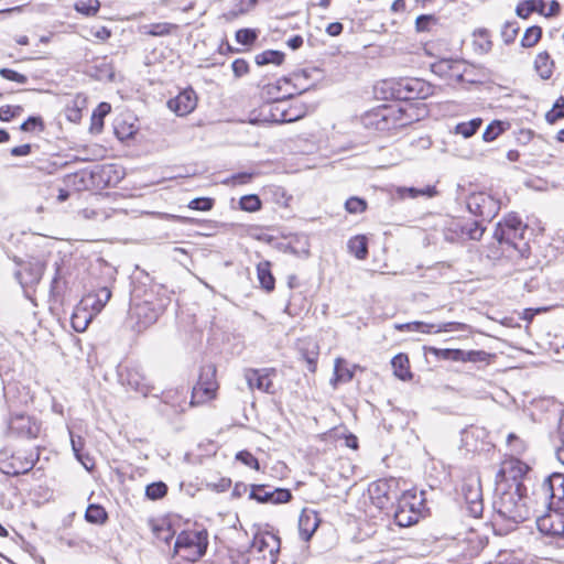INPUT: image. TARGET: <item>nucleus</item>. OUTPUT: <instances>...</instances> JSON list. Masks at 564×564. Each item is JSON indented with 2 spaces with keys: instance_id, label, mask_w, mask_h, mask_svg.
I'll use <instances>...</instances> for the list:
<instances>
[{
  "instance_id": "1",
  "label": "nucleus",
  "mask_w": 564,
  "mask_h": 564,
  "mask_svg": "<svg viewBox=\"0 0 564 564\" xmlns=\"http://www.w3.org/2000/svg\"><path fill=\"white\" fill-rule=\"evenodd\" d=\"M499 494L494 501V509L498 519L510 528L529 519L533 507H530L524 496L525 487L522 482L510 485L508 489H498Z\"/></svg>"
},
{
  "instance_id": "2",
  "label": "nucleus",
  "mask_w": 564,
  "mask_h": 564,
  "mask_svg": "<svg viewBox=\"0 0 564 564\" xmlns=\"http://www.w3.org/2000/svg\"><path fill=\"white\" fill-rule=\"evenodd\" d=\"M280 552V539L269 532L254 534L250 546L231 554L235 564H275Z\"/></svg>"
},
{
  "instance_id": "3",
  "label": "nucleus",
  "mask_w": 564,
  "mask_h": 564,
  "mask_svg": "<svg viewBox=\"0 0 564 564\" xmlns=\"http://www.w3.org/2000/svg\"><path fill=\"white\" fill-rule=\"evenodd\" d=\"M528 226L516 214L507 215L495 229L494 237L500 245L512 248L521 258H528L530 246L525 239Z\"/></svg>"
},
{
  "instance_id": "4",
  "label": "nucleus",
  "mask_w": 564,
  "mask_h": 564,
  "mask_svg": "<svg viewBox=\"0 0 564 564\" xmlns=\"http://www.w3.org/2000/svg\"><path fill=\"white\" fill-rule=\"evenodd\" d=\"M542 509L564 511V474L553 473L533 491Z\"/></svg>"
},
{
  "instance_id": "5",
  "label": "nucleus",
  "mask_w": 564,
  "mask_h": 564,
  "mask_svg": "<svg viewBox=\"0 0 564 564\" xmlns=\"http://www.w3.org/2000/svg\"><path fill=\"white\" fill-rule=\"evenodd\" d=\"M207 546L208 532L205 529L185 530L177 535L174 552L185 561L196 562L206 554Z\"/></svg>"
},
{
  "instance_id": "6",
  "label": "nucleus",
  "mask_w": 564,
  "mask_h": 564,
  "mask_svg": "<svg viewBox=\"0 0 564 564\" xmlns=\"http://www.w3.org/2000/svg\"><path fill=\"white\" fill-rule=\"evenodd\" d=\"M306 107L303 104H292L286 107V100L267 104L261 108L263 120L275 123L293 122L306 115Z\"/></svg>"
},
{
  "instance_id": "7",
  "label": "nucleus",
  "mask_w": 564,
  "mask_h": 564,
  "mask_svg": "<svg viewBox=\"0 0 564 564\" xmlns=\"http://www.w3.org/2000/svg\"><path fill=\"white\" fill-rule=\"evenodd\" d=\"M391 89V96L399 100L425 99L434 93V87L421 78H402Z\"/></svg>"
},
{
  "instance_id": "8",
  "label": "nucleus",
  "mask_w": 564,
  "mask_h": 564,
  "mask_svg": "<svg viewBox=\"0 0 564 564\" xmlns=\"http://www.w3.org/2000/svg\"><path fill=\"white\" fill-rule=\"evenodd\" d=\"M406 123L404 111L393 106H383L368 113L366 117V126L375 127V129L379 131L397 129Z\"/></svg>"
},
{
  "instance_id": "9",
  "label": "nucleus",
  "mask_w": 564,
  "mask_h": 564,
  "mask_svg": "<svg viewBox=\"0 0 564 564\" xmlns=\"http://www.w3.org/2000/svg\"><path fill=\"white\" fill-rule=\"evenodd\" d=\"M534 499H536L534 497ZM532 513L535 516V522L539 531L546 535L564 538V511L553 509H542L541 505L534 500Z\"/></svg>"
},
{
  "instance_id": "10",
  "label": "nucleus",
  "mask_w": 564,
  "mask_h": 564,
  "mask_svg": "<svg viewBox=\"0 0 564 564\" xmlns=\"http://www.w3.org/2000/svg\"><path fill=\"white\" fill-rule=\"evenodd\" d=\"M39 452L19 449L0 459V470L9 476L28 474L39 460Z\"/></svg>"
},
{
  "instance_id": "11",
  "label": "nucleus",
  "mask_w": 564,
  "mask_h": 564,
  "mask_svg": "<svg viewBox=\"0 0 564 564\" xmlns=\"http://www.w3.org/2000/svg\"><path fill=\"white\" fill-rule=\"evenodd\" d=\"M216 368L213 365L202 367L197 383L193 388L192 404L204 403L215 397L217 383Z\"/></svg>"
},
{
  "instance_id": "12",
  "label": "nucleus",
  "mask_w": 564,
  "mask_h": 564,
  "mask_svg": "<svg viewBox=\"0 0 564 564\" xmlns=\"http://www.w3.org/2000/svg\"><path fill=\"white\" fill-rule=\"evenodd\" d=\"M467 208L473 215L490 221L499 212V203L486 193H474L467 198Z\"/></svg>"
},
{
  "instance_id": "13",
  "label": "nucleus",
  "mask_w": 564,
  "mask_h": 564,
  "mask_svg": "<svg viewBox=\"0 0 564 564\" xmlns=\"http://www.w3.org/2000/svg\"><path fill=\"white\" fill-rule=\"evenodd\" d=\"M416 497L409 492L403 494L397 502L393 517L399 527H410L417 522L420 512L415 508Z\"/></svg>"
},
{
  "instance_id": "14",
  "label": "nucleus",
  "mask_w": 564,
  "mask_h": 564,
  "mask_svg": "<svg viewBox=\"0 0 564 564\" xmlns=\"http://www.w3.org/2000/svg\"><path fill=\"white\" fill-rule=\"evenodd\" d=\"M163 313V306L150 301H143L131 307L132 317L137 319L139 330L154 324Z\"/></svg>"
},
{
  "instance_id": "15",
  "label": "nucleus",
  "mask_w": 564,
  "mask_h": 564,
  "mask_svg": "<svg viewBox=\"0 0 564 564\" xmlns=\"http://www.w3.org/2000/svg\"><path fill=\"white\" fill-rule=\"evenodd\" d=\"M265 485H252L249 498L260 503H285L292 499V494L289 489L275 488L267 490Z\"/></svg>"
},
{
  "instance_id": "16",
  "label": "nucleus",
  "mask_w": 564,
  "mask_h": 564,
  "mask_svg": "<svg viewBox=\"0 0 564 564\" xmlns=\"http://www.w3.org/2000/svg\"><path fill=\"white\" fill-rule=\"evenodd\" d=\"M467 509L470 516L478 518L482 516L484 503L479 479L470 478L462 488Z\"/></svg>"
},
{
  "instance_id": "17",
  "label": "nucleus",
  "mask_w": 564,
  "mask_h": 564,
  "mask_svg": "<svg viewBox=\"0 0 564 564\" xmlns=\"http://www.w3.org/2000/svg\"><path fill=\"white\" fill-rule=\"evenodd\" d=\"M274 368L263 369H247L245 371V378L247 380L249 389L254 388L265 393L273 394L275 392L271 376L275 375Z\"/></svg>"
},
{
  "instance_id": "18",
  "label": "nucleus",
  "mask_w": 564,
  "mask_h": 564,
  "mask_svg": "<svg viewBox=\"0 0 564 564\" xmlns=\"http://www.w3.org/2000/svg\"><path fill=\"white\" fill-rule=\"evenodd\" d=\"M10 430L21 437L35 438L40 433L41 426L29 415L15 414L11 417Z\"/></svg>"
},
{
  "instance_id": "19",
  "label": "nucleus",
  "mask_w": 564,
  "mask_h": 564,
  "mask_svg": "<svg viewBox=\"0 0 564 564\" xmlns=\"http://www.w3.org/2000/svg\"><path fill=\"white\" fill-rule=\"evenodd\" d=\"M291 83L288 78H281L272 84H267L261 89V97L267 100V104H274L281 100L292 98L295 93L285 89Z\"/></svg>"
},
{
  "instance_id": "20",
  "label": "nucleus",
  "mask_w": 564,
  "mask_h": 564,
  "mask_svg": "<svg viewBox=\"0 0 564 564\" xmlns=\"http://www.w3.org/2000/svg\"><path fill=\"white\" fill-rule=\"evenodd\" d=\"M169 108L173 110L177 116H186L192 112L196 105L197 98L193 89H185L181 91L175 98L170 99Z\"/></svg>"
},
{
  "instance_id": "21",
  "label": "nucleus",
  "mask_w": 564,
  "mask_h": 564,
  "mask_svg": "<svg viewBox=\"0 0 564 564\" xmlns=\"http://www.w3.org/2000/svg\"><path fill=\"white\" fill-rule=\"evenodd\" d=\"M321 519L315 511L304 509L299 518V533L301 539L305 542L310 541Z\"/></svg>"
},
{
  "instance_id": "22",
  "label": "nucleus",
  "mask_w": 564,
  "mask_h": 564,
  "mask_svg": "<svg viewBox=\"0 0 564 564\" xmlns=\"http://www.w3.org/2000/svg\"><path fill=\"white\" fill-rule=\"evenodd\" d=\"M43 271L41 262H30L15 273V278L22 286L34 285L40 282Z\"/></svg>"
},
{
  "instance_id": "23",
  "label": "nucleus",
  "mask_w": 564,
  "mask_h": 564,
  "mask_svg": "<svg viewBox=\"0 0 564 564\" xmlns=\"http://www.w3.org/2000/svg\"><path fill=\"white\" fill-rule=\"evenodd\" d=\"M299 351L307 364V369L315 372L316 364L319 356V347L316 340L312 338L301 339L299 341Z\"/></svg>"
},
{
  "instance_id": "24",
  "label": "nucleus",
  "mask_w": 564,
  "mask_h": 564,
  "mask_svg": "<svg viewBox=\"0 0 564 564\" xmlns=\"http://www.w3.org/2000/svg\"><path fill=\"white\" fill-rule=\"evenodd\" d=\"M459 61L454 59H442L432 66V70L445 78L455 79L456 82H462L464 79L463 73L459 70L460 67Z\"/></svg>"
},
{
  "instance_id": "25",
  "label": "nucleus",
  "mask_w": 564,
  "mask_h": 564,
  "mask_svg": "<svg viewBox=\"0 0 564 564\" xmlns=\"http://www.w3.org/2000/svg\"><path fill=\"white\" fill-rule=\"evenodd\" d=\"M371 498L376 501V505L380 509L387 508L388 502L392 499H397V492L391 491L387 481H377L369 488Z\"/></svg>"
},
{
  "instance_id": "26",
  "label": "nucleus",
  "mask_w": 564,
  "mask_h": 564,
  "mask_svg": "<svg viewBox=\"0 0 564 564\" xmlns=\"http://www.w3.org/2000/svg\"><path fill=\"white\" fill-rule=\"evenodd\" d=\"M459 323L455 322H448L443 323L441 325H434V324H426L423 322H411L402 325H398L397 328L400 330L408 329V330H417L422 333H441V332H451L453 330L454 326H459Z\"/></svg>"
},
{
  "instance_id": "27",
  "label": "nucleus",
  "mask_w": 564,
  "mask_h": 564,
  "mask_svg": "<svg viewBox=\"0 0 564 564\" xmlns=\"http://www.w3.org/2000/svg\"><path fill=\"white\" fill-rule=\"evenodd\" d=\"M534 69L538 75L546 80L553 75L554 61L546 51L540 52L534 59Z\"/></svg>"
},
{
  "instance_id": "28",
  "label": "nucleus",
  "mask_w": 564,
  "mask_h": 564,
  "mask_svg": "<svg viewBox=\"0 0 564 564\" xmlns=\"http://www.w3.org/2000/svg\"><path fill=\"white\" fill-rule=\"evenodd\" d=\"M544 8H546L544 0H524L517 4L516 13L521 19H528L533 12L543 15Z\"/></svg>"
},
{
  "instance_id": "29",
  "label": "nucleus",
  "mask_w": 564,
  "mask_h": 564,
  "mask_svg": "<svg viewBox=\"0 0 564 564\" xmlns=\"http://www.w3.org/2000/svg\"><path fill=\"white\" fill-rule=\"evenodd\" d=\"M529 469L530 467L525 463L511 458L505 463L501 471L512 478V485H516L517 482H520L518 479L523 477L529 471Z\"/></svg>"
},
{
  "instance_id": "30",
  "label": "nucleus",
  "mask_w": 564,
  "mask_h": 564,
  "mask_svg": "<svg viewBox=\"0 0 564 564\" xmlns=\"http://www.w3.org/2000/svg\"><path fill=\"white\" fill-rule=\"evenodd\" d=\"M397 196L401 199L416 198L419 196L433 197L436 194L435 186L427 185L422 188L399 186L395 189Z\"/></svg>"
},
{
  "instance_id": "31",
  "label": "nucleus",
  "mask_w": 564,
  "mask_h": 564,
  "mask_svg": "<svg viewBox=\"0 0 564 564\" xmlns=\"http://www.w3.org/2000/svg\"><path fill=\"white\" fill-rule=\"evenodd\" d=\"M128 384L135 391L147 395L151 391V386L148 378L137 369L128 372Z\"/></svg>"
},
{
  "instance_id": "32",
  "label": "nucleus",
  "mask_w": 564,
  "mask_h": 564,
  "mask_svg": "<svg viewBox=\"0 0 564 564\" xmlns=\"http://www.w3.org/2000/svg\"><path fill=\"white\" fill-rule=\"evenodd\" d=\"M257 274L262 289L268 292L274 290L275 280L271 273V264L269 261H262L257 265Z\"/></svg>"
},
{
  "instance_id": "33",
  "label": "nucleus",
  "mask_w": 564,
  "mask_h": 564,
  "mask_svg": "<svg viewBox=\"0 0 564 564\" xmlns=\"http://www.w3.org/2000/svg\"><path fill=\"white\" fill-rule=\"evenodd\" d=\"M348 250L357 259L364 260L368 254V242L365 236H355L348 241Z\"/></svg>"
},
{
  "instance_id": "34",
  "label": "nucleus",
  "mask_w": 564,
  "mask_h": 564,
  "mask_svg": "<svg viewBox=\"0 0 564 564\" xmlns=\"http://www.w3.org/2000/svg\"><path fill=\"white\" fill-rule=\"evenodd\" d=\"M85 519L94 524H102L107 521L108 514L100 505L91 503L85 512Z\"/></svg>"
},
{
  "instance_id": "35",
  "label": "nucleus",
  "mask_w": 564,
  "mask_h": 564,
  "mask_svg": "<svg viewBox=\"0 0 564 564\" xmlns=\"http://www.w3.org/2000/svg\"><path fill=\"white\" fill-rule=\"evenodd\" d=\"M284 59V53L275 50L264 51L256 56V63L258 65H268V64H282Z\"/></svg>"
},
{
  "instance_id": "36",
  "label": "nucleus",
  "mask_w": 564,
  "mask_h": 564,
  "mask_svg": "<svg viewBox=\"0 0 564 564\" xmlns=\"http://www.w3.org/2000/svg\"><path fill=\"white\" fill-rule=\"evenodd\" d=\"M542 37V28L532 25L528 28L521 39V46L530 48L535 46Z\"/></svg>"
},
{
  "instance_id": "37",
  "label": "nucleus",
  "mask_w": 564,
  "mask_h": 564,
  "mask_svg": "<svg viewBox=\"0 0 564 564\" xmlns=\"http://www.w3.org/2000/svg\"><path fill=\"white\" fill-rule=\"evenodd\" d=\"M391 365L394 369L395 376L400 379L405 380L408 377H410L409 359L405 355L399 354L394 356L391 360Z\"/></svg>"
},
{
  "instance_id": "38",
  "label": "nucleus",
  "mask_w": 564,
  "mask_h": 564,
  "mask_svg": "<svg viewBox=\"0 0 564 564\" xmlns=\"http://www.w3.org/2000/svg\"><path fill=\"white\" fill-rule=\"evenodd\" d=\"M490 357V354L484 351V350H463L459 349V356L458 361L462 362H486L488 358Z\"/></svg>"
},
{
  "instance_id": "39",
  "label": "nucleus",
  "mask_w": 564,
  "mask_h": 564,
  "mask_svg": "<svg viewBox=\"0 0 564 564\" xmlns=\"http://www.w3.org/2000/svg\"><path fill=\"white\" fill-rule=\"evenodd\" d=\"M482 120L480 118L471 119L467 122H460L455 127V132L464 138L473 137L480 128Z\"/></svg>"
},
{
  "instance_id": "40",
  "label": "nucleus",
  "mask_w": 564,
  "mask_h": 564,
  "mask_svg": "<svg viewBox=\"0 0 564 564\" xmlns=\"http://www.w3.org/2000/svg\"><path fill=\"white\" fill-rule=\"evenodd\" d=\"M474 35L477 37L474 42L476 48L480 53H488L492 47V42L490 40V34L486 29H479L474 32Z\"/></svg>"
},
{
  "instance_id": "41",
  "label": "nucleus",
  "mask_w": 564,
  "mask_h": 564,
  "mask_svg": "<svg viewBox=\"0 0 564 564\" xmlns=\"http://www.w3.org/2000/svg\"><path fill=\"white\" fill-rule=\"evenodd\" d=\"M94 297L93 308L100 312L111 297V291L107 286L99 288L94 295H89L88 299Z\"/></svg>"
},
{
  "instance_id": "42",
  "label": "nucleus",
  "mask_w": 564,
  "mask_h": 564,
  "mask_svg": "<svg viewBox=\"0 0 564 564\" xmlns=\"http://www.w3.org/2000/svg\"><path fill=\"white\" fill-rule=\"evenodd\" d=\"M74 8L77 12L91 17L98 12L100 2L98 0H79L75 3Z\"/></svg>"
},
{
  "instance_id": "43",
  "label": "nucleus",
  "mask_w": 564,
  "mask_h": 564,
  "mask_svg": "<svg viewBox=\"0 0 564 564\" xmlns=\"http://www.w3.org/2000/svg\"><path fill=\"white\" fill-rule=\"evenodd\" d=\"M507 445L512 455H522L527 451V443L514 433H510L507 437Z\"/></svg>"
},
{
  "instance_id": "44",
  "label": "nucleus",
  "mask_w": 564,
  "mask_h": 564,
  "mask_svg": "<svg viewBox=\"0 0 564 564\" xmlns=\"http://www.w3.org/2000/svg\"><path fill=\"white\" fill-rule=\"evenodd\" d=\"M345 209L349 214H361L367 209V202L358 196H351L345 202Z\"/></svg>"
},
{
  "instance_id": "45",
  "label": "nucleus",
  "mask_w": 564,
  "mask_h": 564,
  "mask_svg": "<svg viewBox=\"0 0 564 564\" xmlns=\"http://www.w3.org/2000/svg\"><path fill=\"white\" fill-rule=\"evenodd\" d=\"M167 492V486L162 482H152L145 488V496L151 500L163 498Z\"/></svg>"
},
{
  "instance_id": "46",
  "label": "nucleus",
  "mask_w": 564,
  "mask_h": 564,
  "mask_svg": "<svg viewBox=\"0 0 564 564\" xmlns=\"http://www.w3.org/2000/svg\"><path fill=\"white\" fill-rule=\"evenodd\" d=\"M519 32L517 22L507 21L501 29V37L505 44L509 45L514 42Z\"/></svg>"
},
{
  "instance_id": "47",
  "label": "nucleus",
  "mask_w": 564,
  "mask_h": 564,
  "mask_svg": "<svg viewBox=\"0 0 564 564\" xmlns=\"http://www.w3.org/2000/svg\"><path fill=\"white\" fill-rule=\"evenodd\" d=\"M239 205L242 210L256 212V210L260 209L261 200L257 195L250 194V195L242 196L240 198Z\"/></svg>"
},
{
  "instance_id": "48",
  "label": "nucleus",
  "mask_w": 564,
  "mask_h": 564,
  "mask_svg": "<svg viewBox=\"0 0 564 564\" xmlns=\"http://www.w3.org/2000/svg\"><path fill=\"white\" fill-rule=\"evenodd\" d=\"M503 132V123L501 121H492L482 133V139L486 142L494 141Z\"/></svg>"
},
{
  "instance_id": "49",
  "label": "nucleus",
  "mask_w": 564,
  "mask_h": 564,
  "mask_svg": "<svg viewBox=\"0 0 564 564\" xmlns=\"http://www.w3.org/2000/svg\"><path fill=\"white\" fill-rule=\"evenodd\" d=\"M427 350L440 359L458 361L459 349L429 347Z\"/></svg>"
},
{
  "instance_id": "50",
  "label": "nucleus",
  "mask_w": 564,
  "mask_h": 564,
  "mask_svg": "<svg viewBox=\"0 0 564 564\" xmlns=\"http://www.w3.org/2000/svg\"><path fill=\"white\" fill-rule=\"evenodd\" d=\"M564 117V97H560L553 108L546 113L547 122L554 123L556 120Z\"/></svg>"
},
{
  "instance_id": "51",
  "label": "nucleus",
  "mask_w": 564,
  "mask_h": 564,
  "mask_svg": "<svg viewBox=\"0 0 564 564\" xmlns=\"http://www.w3.org/2000/svg\"><path fill=\"white\" fill-rule=\"evenodd\" d=\"M437 19L432 14H422L415 20V28L417 32H427L432 25H435Z\"/></svg>"
},
{
  "instance_id": "52",
  "label": "nucleus",
  "mask_w": 564,
  "mask_h": 564,
  "mask_svg": "<svg viewBox=\"0 0 564 564\" xmlns=\"http://www.w3.org/2000/svg\"><path fill=\"white\" fill-rule=\"evenodd\" d=\"M462 231L466 234L471 240H480L485 232V227H482L480 223L474 221L470 225H465L462 228Z\"/></svg>"
},
{
  "instance_id": "53",
  "label": "nucleus",
  "mask_w": 564,
  "mask_h": 564,
  "mask_svg": "<svg viewBox=\"0 0 564 564\" xmlns=\"http://www.w3.org/2000/svg\"><path fill=\"white\" fill-rule=\"evenodd\" d=\"M214 200L209 197L194 198L188 203V207L194 210L207 212L213 208Z\"/></svg>"
},
{
  "instance_id": "54",
  "label": "nucleus",
  "mask_w": 564,
  "mask_h": 564,
  "mask_svg": "<svg viewBox=\"0 0 564 564\" xmlns=\"http://www.w3.org/2000/svg\"><path fill=\"white\" fill-rule=\"evenodd\" d=\"M20 129L24 132L34 131L35 129L43 131L44 123L41 117L31 116L24 122H22Z\"/></svg>"
},
{
  "instance_id": "55",
  "label": "nucleus",
  "mask_w": 564,
  "mask_h": 564,
  "mask_svg": "<svg viewBox=\"0 0 564 564\" xmlns=\"http://www.w3.org/2000/svg\"><path fill=\"white\" fill-rule=\"evenodd\" d=\"M236 459L256 470H259L260 468L258 459L248 451L238 452Z\"/></svg>"
},
{
  "instance_id": "56",
  "label": "nucleus",
  "mask_w": 564,
  "mask_h": 564,
  "mask_svg": "<svg viewBox=\"0 0 564 564\" xmlns=\"http://www.w3.org/2000/svg\"><path fill=\"white\" fill-rule=\"evenodd\" d=\"M110 111V105L101 102L93 112V124L98 126L99 129L104 126V117Z\"/></svg>"
},
{
  "instance_id": "57",
  "label": "nucleus",
  "mask_w": 564,
  "mask_h": 564,
  "mask_svg": "<svg viewBox=\"0 0 564 564\" xmlns=\"http://www.w3.org/2000/svg\"><path fill=\"white\" fill-rule=\"evenodd\" d=\"M257 39V33L251 29H241L236 32V40L243 45L252 44Z\"/></svg>"
},
{
  "instance_id": "58",
  "label": "nucleus",
  "mask_w": 564,
  "mask_h": 564,
  "mask_svg": "<svg viewBox=\"0 0 564 564\" xmlns=\"http://www.w3.org/2000/svg\"><path fill=\"white\" fill-rule=\"evenodd\" d=\"M174 28L173 24L170 23H155L149 26L147 34L153 36H163L171 33V30Z\"/></svg>"
},
{
  "instance_id": "59",
  "label": "nucleus",
  "mask_w": 564,
  "mask_h": 564,
  "mask_svg": "<svg viewBox=\"0 0 564 564\" xmlns=\"http://www.w3.org/2000/svg\"><path fill=\"white\" fill-rule=\"evenodd\" d=\"M0 76L4 79L12 80V82H15V83L22 84V85L28 83V77L25 75L20 74L10 68H1Z\"/></svg>"
},
{
  "instance_id": "60",
  "label": "nucleus",
  "mask_w": 564,
  "mask_h": 564,
  "mask_svg": "<svg viewBox=\"0 0 564 564\" xmlns=\"http://www.w3.org/2000/svg\"><path fill=\"white\" fill-rule=\"evenodd\" d=\"M21 111H22L21 106H14V107L2 106V107H0V120L8 122L15 116L20 115Z\"/></svg>"
},
{
  "instance_id": "61",
  "label": "nucleus",
  "mask_w": 564,
  "mask_h": 564,
  "mask_svg": "<svg viewBox=\"0 0 564 564\" xmlns=\"http://www.w3.org/2000/svg\"><path fill=\"white\" fill-rule=\"evenodd\" d=\"M96 77L99 80L112 82L115 79V72L112 67L104 61L98 68V74H96Z\"/></svg>"
},
{
  "instance_id": "62",
  "label": "nucleus",
  "mask_w": 564,
  "mask_h": 564,
  "mask_svg": "<svg viewBox=\"0 0 564 564\" xmlns=\"http://www.w3.org/2000/svg\"><path fill=\"white\" fill-rule=\"evenodd\" d=\"M343 362L341 359H336V364H335V375H336V378L337 380H340V381H350L352 379V376L354 373L348 370V369H341L340 368V364Z\"/></svg>"
},
{
  "instance_id": "63",
  "label": "nucleus",
  "mask_w": 564,
  "mask_h": 564,
  "mask_svg": "<svg viewBox=\"0 0 564 564\" xmlns=\"http://www.w3.org/2000/svg\"><path fill=\"white\" fill-rule=\"evenodd\" d=\"M232 72L236 77H241L249 70V65L245 59H235L231 64Z\"/></svg>"
},
{
  "instance_id": "64",
  "label": "nucleus",
  "mask_w": 564,
  "mask_h": 564,
  "mask_svg": "<svg viewBox=\"0 0 564 564\" xmlns=\"http://www.w3.org/2000/svg\"><path fill=\"white\" fill-rule=\"evenodd\" d=\"M558 434H560L561 445L558 446L556 454H557L558 459L564 464V420H562L560 423Z\"/></svg>"
}]
</instances>
